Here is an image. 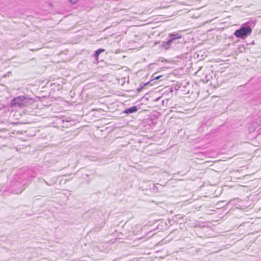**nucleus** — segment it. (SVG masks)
I'll return each instance as SVG.
<instances>
[{
	"mask_svg": "<svg viewBox=\"0 0 261 261\" xmlns=\"http://www.w3.org/2000/svg\"><path fill=\"white\" fill-rule=\"evenodd\" d=\"M32 99L28 98L23 96H18L12 100L11 106L12 107H24L31 104Z\"/></svg>",
	"mask_w": 261,
	"mask_h": 261,
	"instance_id": "obj_1",
	"label": "nucleus"
},
{
	"mask_svg": "<svg viewBox=\"0 0 261 261\" xmlns=\"http://www.w3.org/2000/svg\"><path fill=\"white\" fill-rule=\"evenodd\" d=\"M70 2L72 4H75L78 0H69Z\"/></svg>",
	"mask_w": 261,
	"mask_h": 261,
	"instance_id": "obj_5",
	"label": "nucleus"
},
{
	"mask_svg": "<svg viewBox=\"0 0 261 261\" xmlns=\"http://www.w3.org/2000/svg\"><path fill=\"white\" fill-rule=\"evenodd\" d=\"M252 29L250 27L241 28L235 31L234 35L238 38H244L251 34Z\"/></svg>",
	"mask_w": 261,
	"mask_h": 261,
	"instance_id": "obj_2",
	"label": "nucleus"
},
{
	"mask_svg": "<svg viewBox=\"0 0 261 261\" xmlns=\"http://www.w3.org/2000/svg\"><path fill=\"white\" fill-rule=\"evenodd\" d=\"M160 76H158L156 78V79H158L159 78Z\"/></svg>",
	"mask_w": 261,
	"mask_h": 261,
	"instance_id": "obj_6",
	"label": "nucleus"
},
{
	"mask_svg": "<svg viewBox=\"0 0 261 261\" xmlns=\"http://www.w3.org/2000/svg\"><path fill=\"white\" fill-rule=\"evenodd\" d=\"M138 111V108L136 106H134L127 109L125 110L124 113L126 114H130L136 112Z\"/></svg>",
	"mask_w": 261,
	"mask_h": 261,
	"instance_id": "obj_3",
	"label": "nucleus"
},
{
	"mask_svg": "<svg viewBox=\"0 0 261 261\" xmlns=\"http://www.w3.org/2000/svg\"><path fill=\"white\" fill-rule=\"evenodd\" d=\"M105 50L104 49H98L94 55V57L95 59L97 60L99 58V56L100 54H101L102 53L104 52Z\"/></svg>",
	"mask_w": 261,
	"mask_h": 261,
	"instance_id": "obj_4",
	"label": "nucleus"
}]
</instances>
